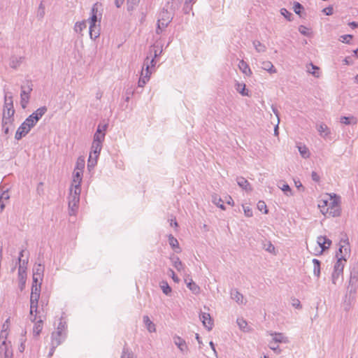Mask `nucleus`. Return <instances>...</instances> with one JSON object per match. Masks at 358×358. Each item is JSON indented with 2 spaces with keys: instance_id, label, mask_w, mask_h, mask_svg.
<instances>
[{
  "instance_id": "obj_1",
  "label": "nucleus",
  "mask_w": 358,
  "mask_h": 358,
  "mask_svg": "<svg viewBox=\"0 0 358 358\" xmlns=\"http://www.w3.org/2000/svg\"><path fill=\"white\" fill-rule=\"evenodd\" d=\"M41 284H32L31 285V292L30 295V311L29 313L31 315H33L34 313L36 315L34 317V319L31 320L33 322L36 320V313H38V301L40 299L41 294Z\"/></svg>"
},
{
  "instance_id": "obj_2",
  "label": "nucleus",
  "mask_w": 358,
  "mask_h": 358,
  "mask_svg": "<svg viewBox=\"0 0 358 358\" xmlns=\"http://www.w3.org/2000/svg\"><path fill=\"white\" fill-rule=\"evenodd\" d=\"M172 14L166 9H163L159 13L157 20L156 33L159 34L168 26L172 20Z\"/></svg>"
},
{
  "instance_id": "obj_3",
  "label": "nucleus",
  "mask_w": 358,
  "mask_h": 358,
  "mask_svg": "<svg viewBox=\"0 0 358 358\" xmlns=\"http://www.w3.org/2000/svg\"><path fill=\"white\" fill-rule=\"evenodd\" d=\"M80 190H72L71 189L70 195L69 197V215H74L78 210V204L80 202Z\"/></svg>"
},
{
  "instance_id": "obj_4",
  "label": "nucleus",
  "mask_w": 358,
  "mask_h": 358,
  "mask_svg": "<svg viewBox=\"0 0 358 358\" xmlns=\"http://www.w3.org/2000/svg\"><path fill=\"white\" fill-rule=\"evenodd\" d=\"M330 203L329 208H327L326 213H329V216L336 217L341 215V207L339 206L340 196L336 194H334L331 196Z\"/></svg>"
},
{
  "instance_id": "obj_5",
  "label": "nucleus",
  "mask_w": 358,
  "mask_h": 358,
  "mask_svg": "<svg viewBox=\"0 0 358 358\" xmlns=\"http://www.w3.org/2000/svg\"><path fill=\"white\" fill-rule=\"evenodd\" d=\"M32 91V84L31 81H27V86H21L20 104L22 108H25L29 102V94Z\"/></svg>"
},
{
  "instance_id": "obj_6",
  "label": "nucleus",
  "mask_w": 358,
  "mask_h": 358,
  "mask_svg": "<svg viewBox=\"0 0 358 358\" xmlns=\"http://www.w3.org/2000/svg\"><path fill=\"white\" fill-rule=\"evenodd\" d=\"M151 73L152 71H150L148 59H147L142 67L141 75L138 79V86L139 87H143L144 85L149 81Z\"/></svg>"
},
{
  "instance_id": "obj_7",
  "label": "nucleus",
  "mask_w": 358,
  "mask_h": 358,
  "mask_svg": "<svg viewBox=\"0 0 358 358\" xmlns=\"http://www.w3.org/2000/svg\"><path fill=\"white\" fill-rule=\"evenodd\" d=\"M107 128V124H99L96 128V131L94 134L92 142L102 144L105 139L106 131Z\"/></svg>"
},
{
  "instance_id": "obj_8",
  "label": "nucleus",
  "mask_w": 358,
  "mask_h": 358,
  "mask_svg": "<svg viewBox=\"0 0 358 358\" xmlns=\"http://www.w3.org/2000/svg\"><path fill=\"white\" fill-rule=\"evenodd\" d=\"M44 273V266L41 264L35 265L33 268V282L32 284H41L43 280Z\"/></svg>"
},
{
  "instance_id": "obj_9",
  "label": "nucleus",
  "mask_w": 358,
  "mask_h": 358,
  "mask_svg": "<svg viewBox=\"0 0 358 358\" xmlns=\"http://www.w3.org/2000/svg\"><path fill=\"white\" fill-rule=\"evenodd\" d=\"M358 281V267H353L350 271V278L348 290L350 294L355 293L356 291V283Z\"/></svg>"
},
{
  "instance_id": "obj_10",
  "label": "nucleus",
  "mask_w": 358,
  "mask_h": 358,
  "mask_svg": "<svg viewBox=\"0 0 358 358\" xmlns=\"http://www.w3.org/2000/svg\"><path fill=\"white\" fill-rule=\"evenodd\" d=\"M66 334H64L59 331H54L51 335V344H55V345H61L66 339Z\"/></svg>"
},
{
  "instance_id": "obj_11",
  "label": "nucleus",
  "mask_w": 358,
  "mask_h": 358,
  "mask_svg": "<svg viewBox=\"0 0 358 358\" xmlns=\"http://www.w3.org/2000/svg\"><path fill=\"white\" fill-rule=\"evenodd\" d=\"M83 171H74L73 173V184L74 185V190L81 191V182L83 180Z\"/></svg>"
},
{
  "instance_id": "obj_12",
  "label": "nucleus",
  "mask_w": 358,
  "mask_h": 358,
  "mask_svg": "<svg viewBox=\"0 0 358 358\" xmlns=\"http://www.w3.org/2000/svg\"><path fill=\"white\" fill-rule=\"evenodd\" d=\"M15 110H3L2 124H13L14 122Z\"/></svg>"
},
{
  "instance_id": "obj_13",
  "label": "nucleus",
  "mask_w": 358,
  "mask_h": 358,
  "mask_svg": "<svg viewBox=\"0 0 358 358\" xmlns=\"http://www.w3.org/2000/svg\"><path fill=\"white\" fill-rule=\"evenodd\" d=\"M269 334L272 336V340L271 341L273 343L278 344L288 343L287 338L282 333L271 332Z\"/></svg>"
},
{
  "instance_id": "obj_14",
  "label": "nucleus",
  "mask_w": 358,
  "mask_h": 358,
  "mask_svg": "<svg viewBox=\"0 0 358 358\" xmlns=\"http://www.w3.org/2000/svg\"><path fill=\"white\" fill-rule=\"evenodd\" d=\"M200 320H201L203 326L208 330H211L213 328V322L210 316L209 313H201L200 314Z\"/></svg>"
},
{
  "instance_id": "obj_15",
  "label": "nucleus",
  "mask_w": 358,
  "mask_h": 358,
  "mask_svg": "<svg viewBox=\"0 0 358 358\" xmlns=\"http://www.w3.org/2000/svg\"><path fill=\"white\" fill-rule=\"evenodd\" d=\"M2 358H13V351L10 350L6 345V341H3L0 345V357Z\"/></svg>"
},
{
  "instance_id": "obj_16",
  "label": "nucleus",
  "mask_w": 358,
  "mask_h": 358,
  "mask_svg": "<svg viewBox=\"0 0 358 358\" xmlns=\"http://www.w3.org/2000/svg\"><path fill=\"white\" fill-rule=\"evenodd\" d=\"M27 279V271L23 270V268H18V280H19V288L22 291L25 287Z\"/></svg>"
},
{
  "instance_id": "obj_17",
  "label": "nucleus",
  "mask_w": 358,
  "mask_h": 358,
  "mask_svg": "<svg viewBox=\"0 0 358 358\" xmlns=\"http://www.w3.org/2000/svg\"><path fill=\"white\" fill-rule=\"evenodd\" d=\"M317 242L322 251L328 249L331 244V241L329 238L322 236L317 237Z\"/></svg>"
},
{
  "instance_id": "obj_18",
  "label": "nucleus",
  "mask_w": 358,
  "mask_h": 358,
  "mask_svg": "<svg viewBox=\"0 0 358 358\" xmlns=\"http://www.w3.org/2000/svg\"><path fill=\"white\" fill-rule=\"evenodd\" d=\"M48 108L46 106H41L32 113L30 115L36 122L45 115Z\"/></svg>"
},
{
  "instance_id": "obj_19",
  "label": "nucleus",
  "mask_w": 358,
  "mask_h": 358,
  "mask_svg": "<svg viewBox=\"0 0 358 358\" xmlns=\"http://www.w3.org/2000/svg\"><path fill=\"white\" fill-rule=\"evenodd\" d=\"M317 130L324 138H327L331 134L330 129L324 123H320L317 125Z\"/></svg>"
},
{
  "instance_id": "obj_20",
  "label": "nucleus",
  "mask_w": 358,
  "mask_h": 358,
  "mask_svg": "<svg viewBox=\"0 0 358 358\" xmlns=\"http://www.w3.org/2000/svg\"><path fill=\"white\" fill-rule=\"evenodd\" d=\"M185 282L193 294H197L200 292V287L192 280V279L186 278H185Z\"/></svg>"
},
{
  "instance_id": "obj_21",
  "label": "nucleus",
  "mask_w": 358,
  "mask_h": 358,
  "mask_svg": "<svg viewBox=\"0 0 358 358\" xmlns=\"http://www.w3.org/2000/svg\"><path fill=\"white\" fill-rule=\"evenodd\" d=\"M30 130H28L27 127L24 126L22 123L16 131L15 138L17 141L20 140L22 137L25 136Z\"/></svg>"
},
{
  "instance_id": "obj_22",
  "label": "nucleus",
  "mask_w": 358,
  "mask_h": 358,
  "mask_svg": "<svg viewBox=\"0 0 358 358\" xmlns=\"http://www.w3.org/2000/svg\"><path fill=\"white\" fill-rule=\"evenodd\" d=\"M99 24L97 25H90L89 28V34L90 37L92 40H95L100 35V28Z\"/></svg>"
},
{
  "instance_id": "obj_23",
  "label": "nucleus",
  "mask_w": 358,
  "mask_h": 358,
  "mask_svg": "<svg viewBox=\"0 0 358 358\" xmlns=\"http://www.w3.org/2000/svg\"><path fill=\"white\" fill-rule=\"evenodd\" d=\"M238 185L245 191H251L252 188L249 182L243 177H238L236 178Z\"/></svg>"
},
{
  "instance_id": "obj_24",
  "label": "nucleus",
  "mask_w": 358,
  "mask_h": 358,
  "mask_svg": "<svg viewBox=\"0 0 358 358\" xmlns=\"http://www.w3.org/2000/svg\"><path fill=\"white\" fill-rule=\"evenodd\" d=\"M350 253V249L348 246L345 245H340L338 248V251L336 252V257L337 259H338V257H341V255H343V257L344 258V261L346 262V257Z\"/></svg>"
},
{
  "instance_id": "obj_25",
  "label": "nucleus",
  "mask_w": 358,
  "mask_h": 358,
  "mask_svg": "<svg viewBox=\"0 0 358 358\" xmlns=\"http://www.w3.org/2000/svg\"><path fill=\"white\" fill-rule=\"evenodd\" d=\"M101 149H102L101 143H97L92 142L90 155H92V156H94L95 157H99Z\"/></svg>"
},
{
  "instance_id": "obj_26",
  "label": "nucleus",
  "mask_w": 358,
  "mask_h": 358,
  "mask_svg": "<svg viewBox=\"0 0 358 358\" xmlns=\"http://www.w3.org/2000/svg\"><path fill=\"white\" fill-rule=\"evenodd\" d=\"M235 89L242 96H249L248 90L246 88L245 83L236 82Z\"/></svg>"
},
{
  "instance_id": "obj_27",
  "label": "nucleus",
  "mask_w": 358,
  "mask_h": 358,
  "mask_svg": "<svg viewBox=\"0 0 358 358\" xmlns=\"http://www.w3.org/2000/svg\"><path fill=\"white\" fill-rule=\"evenodd\" d=\"M238 68L242 73L246 76H250L252 74V71L249 65L243 59L239 62Z\"/></svg>"
},
{
  "instance_id": "obj_28",
  "label": "nucleus",
  "mask_w": 358,
  "mask_h": 358,
  "mask_svg": "<svg viewBox=\"0 0 358 358\" xmlns=\"http://www.w3.org/2000/svg\"><path fill=\"white\" fill-rule=\"evenodd\" d=\"M262 69L268 71L269 73H276V69L270 61H264L261 64Z\"/></svg>"
},
{
  "instance_id": "obj_29",
  "label": "nucleus",
  "mask_w": 358,
  "mask_h": 358,
  "mask_svg": "<svg viewBox=\"0 0 358 358\" xmlns=\"http://www.w3.org/2000/svg\"><path fill=\"white\" fill-rule=\"evenodd\" d=\"M143 322L149 332L152 333L156 331L155 324L150 320L148 315L143 316Z\"/></svg>"
},
{
  "instance_id": "obj_30",
  "label": "nucleus",
  "mask_w": 358,
  "mask_h": 358,
  "mask_svg": "<svg viewBox=\"0 0 358 358\" xmlns=\"http://www.w3.org/2000/svg\"><path fill=\"white\" fill-rule=\"evenodd\" d=\"M14 110L13 108V96L12 95L8 96L7 94H6L4 96V106H3V110Z\"/></svg>"
},
{
  "instance_id": "obj_31",
  "label": "nucleus",
  "mask_w": 358,
  "mask_h": 358,
  "mask_svg": "<svg viewBox=\"0 0 358 358\" xmlns=\"http://www.w3.org/2000/svg\"><path fill=\"white\" fill-rule=\"evenodd\" d=\"M231 297L238 303H243V296L237 289H234L231 291Z\"/></svg>"
},
{
  "instance_id": "obj_32",
  "label": "nucleus",
  "mask_w": 358,
  "mask_h": 358,
  "mask_svg": "<svg viewBox=\"0 0 358 358\" xmlns=\"http://www.w3.org/2000/svg\"><path fill=\"white\" fill-rule=\"evenodd\" d=\"M85 166V160L84 157L80 156L77 159L74 171H80L83 172Z\"/></svg>"
},
{
  "instance_id": "obj_33",
  "label": "nucleus",
  "mask_w": 358,
  "mask_h": 358,
  "mask_svg": "<svg viewBox=\"0 0 358 358\" xmlns=\"http://www.w3.org/2000/svg\"><path fill=\"white\" fill-rule=\"evenodd\" d=\"M319 70V67L314 65L313 63H310L307 66V72L317 78L320 76Z\"/></svg>"
},
{
  "instance_id": "obj_34",
  "label": "nucleus",
  "mask_w": 358,
  "mask_h": 358,
  "mask_svg": "<svg viewBox=\"0 0 358 358\" xmlns=\"http://www.w3.org/2000/svg\"><path fill=\"white\" fill-rule=\"evenodd\" d=\"M344 258L343 257V255H341V257H338V259H337L336 262L335 263L334 266V271H340L343 273V268H344V262L343 260Z\"/></svg>"
},
{
  "instance_id": "obj_35",
  "label": "nucleus",
  "mask_w": 358,
  "mask_h": 358,
  "mask_svg": "<svg viewBox=\"0 0 358 358\" xmlns=\"http://www.w3.org/2000/svg\"><path fill=\"white\" fill-rule=\"evenodd\" d=\"M22 59H23V57H17L15 56L11 57V58L10 59V66L13 69H17L22 63Z\"/></svg>"
},
{
  "instance_id": "obj_36",
  "label": "nucleus",
  "mask_w": 358,
  "mask_h": 358,
  "mask_svg": "<svg viewBox=\"0 0 358 358\" xmlns=\"http://www.w3.org/2000/svg\"><path fill=\"white\" fill-rule=\"evenodd\" d=\"M340 122L342 124H344L345 125H349L351 124H356L357 122V119L353 116H351V117L342 116L341 117Z\"/></svg>"
},
{
  "instance_id": "obj_37",
  "label": "nucleus",
  "mask_w": 358,
  "mask_h": 358,
  "mask_svg": "<svg viewBox=\"0 0 358 358\" xmlns=\"http://www.w3.org/2000/svg\"><path fill=\"white\" fill-rule=\"evenodd\" d=\"M312 262L313 264V273L317 278H319L320 275L321 262L317 259H313Z\"/></svg>"
},
{
  "instance_id": "obj_38",
  "label": "nucleus",
  "mask_w": 358,
  "mask_h": 358,
  "mask_svg": "<svg viewBox=\"0 0 358 358\" xmlns=\"http://www.w3.org/2000/svg\"><path fill=\"white\" fill-rule=\"evenodd\" d=\"M98 158L99 157H95L94 156H92V155H90L87 160V169L89 171H91L92 169H94V166L97 163Z\"/></svg>"
},
{
  "instance_id": "obj_39",
  "label": "nucleus",
  "mask_w": 358,
  "mask_h": 358,
  "mask_svg": "<svg viewBox=\"0 0 358 358\" xmlns=\"http://www.w3.org/2000/svg\"><path fill=\"white\" fill-rule=\"evenodd\" d=\"M36 122L31 118V115H29L25 120L22 122V124L27 127L28 130H31L36 124Z\"/></svg>"
},
{
  "instance_id": "obj_40",
  "label": "nucleus",
  "mask_w": 358,
  "mask_h": 358,
  "mask_svg": "<svg viewBox=\"0 0 358 358\" xmlns=\"http://www.w3.org/2000/svg\"><path fill=\"white\" fill-rule=\"evenodd\" d=\"M212 202L220 209L225 210V206L223 203L224 202L222 199L220 197H218L217 195L212 196Z\"/></svg>"
},
{
  "instance_id": "obj_41",
  "label": "nucleus",
  "mask_w": 358,
  "mask_h": 358,
  "mask_svg": "<svg viewBox=\"0 0 358 358\" xmlns=\"http://www.w3.org/2000/svg\"><path fill=\"white\" fill-rule=\"evenodd\" d=\"M87 23L86 21L83 20L81 22H77L74 25V31L77 33H81V31L86 29Z\"/></svg>"
},
{
  "instance_id": "obj_42",
  "label": "nucleus",
  "mask_w": 358,
  "mask_h": 358,
  "mask_svg": "<svg viewBox=\"0 0 358 358\" xmlns=\"http://www.w3.org/2000/svg\"><path fill=\"white\" fill-rule=\"evenodd\" d=\"M67 324L66 321H63V317L62 316L60 318V321L57 327V331L59 332H62L64 334H66Z\"/></svg>"
},
{
  "instance_id": "obj_43",
  "label": "nucleus",
  "mask_w": 358,
  "mask_h": 358,
  "mask_svg": "<svg viewBox=\"0 0 358 358\" xmlns=\"http://www.w3.org/2000/svg\"><path fill=\"white\" fill-rule=\"evenodd\" d=\"M160 287L163 293L166 295H169L171 292V287L166 281H162L160 282Z\"/></svg>"
},
{
  "instance_id": "obj_44",
  "label": "nucleus",
  "mask_w": 358,
  "mask_h": 358,
  "mask_svg": "<svg viewBox=\"0 0 358 358\" xmlns=\"http://www.w3.org/2000/svg\"><path fill=\"white\" fill-rule=\"evenodd\" d=\"M253 46L258 52H264L266 51V47L259 41H253Z\"/></svg>"
},
{
  "instance_id": "obj_45",
  "label": "nucleus",
  "mask_w": 358,
  "mask_h": 358,
  "mask_svg": "<svg viewBox=\"0 0 358 358\" xmlns=\"http://www.w3.org/2000/svg\"><path fill=\"white\" fill-rule=\"evenodd\" d=\"M236 322L241 329L244 331H248V323L243 318H238Z\"/></svg>"
},
{
  "instance_id": "obj_46",
  "label": "nucleus",
  "mask_w": 358,
  "mask_h": 358,
  "mask_svg": "<svg viewBox=\"0 0 358 358\" xmlns=\"http://www.w3.org/2000/svg\"><path fill=\"white\" fill-rule=\"evenodd\" d=\"M101 18V13H99V16L96 15H91L90 18L88 19L90 25H97L96 23L99 22H100Z\"/></svg>"
},
{
  "instance_id": "obj_47",
  "label": "nucleus",
  "mask_w": 358,
  "mask_h": 358,
  "mask_svg": "<svg viewBox=\"0 0 358 358\" xmlns=\"http://www.w3.org/2000/svg\"><path fill=\"white\" fill-rule=\"evenodd\" d=\"M340 276H343V273L340 271H333L331 274L332 283L336 285Z\"/></svg>"
},
{
  "instance_id": "obj_48",
  "label": "nucleus",
  "mask_w": 358,
  "mask_h": 358,
  "mask_svg": "<svg viewBox=\"0 0 358 358\" xmlns=\"http://www.w3.org/2000/svg\"><path fill=\"white\" fill-rule=\"evenodd\" d=\"M169 243L172 248H178L179 244L177 238L173 237L172 234L169 235Z\"/></svg>"
},
{
  "instance_id": "obj_49",
  "label": "nucleus",
  "mask_w": 358,
  "mask_h": 358,
  "mask_svg": "<svg viewBox=\"0 0 358 358\" xmlns=\"http://www.w3.org/2000/svg\"><path fill=\"white\" fill-rule=\"evenodd\" d=\"M42 320H39L36 322L34 327V334L35 336H38L42 331Z\"/></svg>"
},
{
  "instance_id": "obj_50",
  "label": "nucleus",
  "mask_w": 358,
  "mask_h": 358,
  "mask_svg": "<svg viewBox=\"0 0 358 358\" xmlns=\"http://www.w3.org/2000/svg\"><path fill=\"white\" fill-rule=\"evenodd\" d=\"M280 13L282 15L285 17L288 21L292 20L293 14L288 11L286 8H282L280 10Z\"/></svg>"
},
{
  "instance_id": "obj_51",
  "label": "nucleus",
  "mask_w": 358,
  "mask_h": 358,
  "mask_svg": "<svg viewBox=\"0 0 358 358\" xmlns=\"http://www.w3.org/2000/svg\"><path fill=\"white\" fill-rule=\"evenodd\" d=\"M293 9L295 13L300 15L301 11L303 10V6L299 2H294Z\"/></svg>"
},
{
  "instance_id": "obj_52",
  "label": "nucleus",
  "mask_w": 358,
  "mask_h": 358,
  "mask_svg": "<svg viewBox=\"0 0 358 358\" xmlns=\"http://www.w3.org/2000/svg\"><path fill=\"white\" fill-rule=\"evenodd\" d=\"M268 347L276 354H280L281 352V350L280 349L279 345L277 343H273V342L269 341Z\"/></svg>"
},
{
  "instance_id": "obj_53",
  "label": "nucleus",
  "mask_w": 358,
  "mask_h": 358,
  "mask_svg": "<svg viewBox=\"0 0 358 358\" xmlns=\"http://www.w3.org/2000/svg\"><path fill=\"white\" fill-rule=\"evenodd\" d=\"M140 0H127V10L131 11L134 10L135 6H136Z\"/></svg>"
},
{
  "instance_id": "obj_54",
  "label": "nucleus",
  "mask_w": 358,
  "mask_h": 358,
  "mask_svg": "<svg viewBox=\"0 0 358 358\" xmlns=\"http://www.w3.org/2000/svg\"><path fill=\"white\" fill-rule=\"evenodd\" d=\"M257 208L260 211L264 210V214H267L268 212L266 205V203L264 201H259V202L257 203Z\"/></svg>"
},
{
  "instance_id": "obj_55",
  "label": "nucleus",
  "mask_w": 358,
  "mask_h": 358,
  "mask_svg": "<svg viewBox=\"0 0 358 358\" xmlns=\"http://www.w3.org/2000/svg\"><path fill=\"white\" fill-rule=\"evenodd\" d=\"M353 38V36L351 34H345L340 36L339 41L342 43L350 44V40Z\"/></svg>"
},
{
  "instance_id": "obj_56",
  "label": "nucleus",
  "mask_w": 358,
  "mask_h": 358,
  "mask_svg": "<svg viewBox=\"0 0 358 358\" xmlns=\"http://www.w3.org/2000/svg\"><path fill=\"white\" fill-rule=\"evenodd\" d=\"M157 56V50L155 51V54H154V57L150 59L148 57H146V59H145L144 62H145V61L147 59H148V64L150 65V68H152V67H155V64H156V62L155 60V57ZM145 63H143L144 64Z\"/></svg>"
},
{
  "instance_id": "obj_57",
  "label": "nucleus",
  "mask_w": 358,
  "mask_h": 358,
  "mask_svg": "<svg viewBox=\"0 0 358 358\" xmlns=\"http://www.w3.org/2000/svg\"><path fill=\"white\" fill-rule=\"evenodd\" d=\"M101 5L99 4V3H95L93 6H92V8L91 9V15H96V16H99V7Z\"/></svg>"
},
{
  "instance_id": "obj_58",
  "label": "nucleus",
  "mask_w": 358,
  "mask_h": 358,
  "mask_svg": "<svg viewBox=\"0 0 358 358\" xmlns=\"http://www.w3.org/2000/svg\"><path fill=\"white\" fill-rule=\"evenodd\" d=\"M18 263H19V267L18 268H23V270L24 271H27V266L28 264V258L26 259H22L20 258H18Z\"/></svg>"
},
{
  "instance_id": "obj_59",
  "label": "nucleus",
  "mask_w": 358,
  "mask_h": 358,
  "mask_svg": "<svg viewBox=\"0 0 358 358\" xmlns=\"http://www.w3.org/2000/svg\"><path fill=\"white\" fill-rule=\"evenodd\" d=\"M167 275L169 276H171L172 278V279L173 280L174 282H179V278L177 275V274L173 271V269L171 268H169L168 271H167Z\"/></svg>"
},
{
  "instance_id": "obj_60",
  "label": "nucleus",
  "mask_w": 358,
  "mask_h": 358,
  "mask_svg": "<svg viewBox=\"0 0 358 358\" xmlns=\"http://www.w3.org/2000/svg\"><path fill=\"white\" fill-rule=\"evenodd\" d=\"M192 6H193L192 3H187L185 1L184 6H183V8H182L183 12L185 14H189L190 13V11L192 10Z\"/></svg>"
},
{
  "instance_id": "obj_61",
  "label": "nucleus",
  "mask_w": 358,
  "mask_h": 358,
  "mask_svg": "<svg viewBox=\"0 0 358 358\" xmlns=\"http://www.w3.org/2000/svg\"><path fill=\"white\" fill-rule=\"evenodd\" d=\"M299 151L301 156L304 158L308 157V149L303 146V147H299Z\"/></svg>"
},
{
  "instance_id": "obj_62",
  "label": "nucleus",
  "mask_w": 358,
  "mask_h": 358,
  "mask_svg": "<svg viewBox=\"0 0 358 358\" xmlns=\"http://www.w3.org/2000/svg\"><path fill=\"white\" fill-rule=\"evenodd\" d=\"M330 201L328 200L322 199L319 201L318 203V208H329Z\"/></svg>"
},
{
  "instance_id": "obj_63",
  "label": "nucleus",
  "mask_w": 358,
  "mask_h": 358,
  "mask_svg": "<svg viewBox=\"0 0 358 358\" xmlns=\"http://www.w3.org/2000/svg\"><path fill=\"white\" fill-rule=\"evenodd\" d=\"M188 351L187 345L185 341L180 338V352L185 353Z\"/></svg>"
},
{
  "instance_id": "obj_64",
  "label": "nucleus",
  "mask_w": 358,
  "mask_h": 358,
  "mask_svg": "<svg viewBox=\"0 0 358 358\" xmlns=\"http://www.w3.org/2000/svg\"><path fill=\"white\" fill-rule=\"evenodd\" d=\"M10 198V195L8 194V190H6V191H3L1 193H0V199L1 201H3V202L5 201H7Z\"/></svg>"
}]
</instances>
